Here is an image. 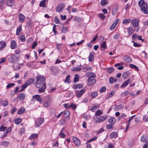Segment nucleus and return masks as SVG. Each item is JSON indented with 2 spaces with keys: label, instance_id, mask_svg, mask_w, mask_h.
<instances>
[{
  "label": "nucleus",
  "instance_id": "1",
  "mask_svg": "<svg viewBox=\"0 0 148 148\" xmlns=\"http://www.w3.org/2000/svg\"><path fill=\"white\" fill-rule=\"evenodd\" d=\"M141 9L145 14H148V7L147 3L144 2V0H140L138 3Z\"/></svg>",
  "mask_w": 148,
  "mask_h": 148
},
{
  "label": "nucleus",
  "instance_id": "2",
  "mask_svg": "<svg viewBox=\"0 0 148 148\" xmlns=\"http://www.w3.org/2000/svg\"><path fill=\"white\" fill-rule=\"evenodd\" d=\"M44 78L42 76H39L37 77V82L36 84V87L39 88L42 86H44Z\"/></svg>",
  "mask_w": 148,
  "mask_h": 148
},
{
  "label": "nucleus",
  "instance_id": "3",
  "mask_svg": "<svg viewBox=\"0 0 148 148\" xmlns=\"http://www.w3.org/2000/svg\"><path fill=\"white\" fill-rule=\"evenodd\" d=\"M8 59L10 62L14 63L16 59L15 54H11L7 56Z\"/></svg>",
  "mask_w": 148,
  "mask_h": 148
},
{
  "label": "nucleus",
  "instance_id": "4",
  "mask_svg": "<svg viewBox=\"0 0 148 148\" xmlns=\"http://www.w3.org/2000/svg\"><path fill=\"white\" fill-rule=\"evenodd\" d=\"M44 121V119L42 118H38L35 121V126L38 127L40 126Z\"/></svg>",
  "mask_w": 148,
  "mask_h": 148
},
{
  "label": "nucleus",
  "instance_id": "5",
  "mask_svg": "<svg viewBox=\"0 0 148 148\" xmlns=\"http://www.w3.org/2000/svg\"><path fill=\"white\" fill-rule=\"evenodd\" d=\"M107 116H101L97 118L94 121V122L95 123H99L105 121L107 118Z\"/></svg>",
  "mask_w": 148,
  "mask_h": 148
},
{
  "label": "nucleus",
  "instance_id": "6",
  "mask_svg": "<svg viewBox=\"0 0 148 148\" xmlns=\"http://www.w3.org/2000/svg\"><path fill=\"white\" fill-rule=\"evenodd\" d=\"M36 99L37 101H38L41 103L42 101V99L40 95H36L32 97V100L34 101V99Z\"/></svg>",
  "mask_w": 148,
  "mask_h": 148
},
{
  "label": "nucleus",
  "instance_id": "7",
  "mask_svg": "<svg viewBox=\"0 0 148 148\" xmlns=\"http://www.w3.org/2000/svg\"><path fill=\"white\" fill-rule=\"evenodd\" d=\"M131 23L134 27L137 26L139 24V22L138 19H133L131 21Z\"/></svg>",
  "mask_w": 148,
  "mask_h": 148
},
{
  "label": "nucleus",
  "instance_id": "8",
  "mask_svg": "<svg viewBox=\"0 0 148 148\" xmlns=\"http://www.w3.org/2000/svg\"><path fill=\"white\" fill-rule=\"evenodd\" d=\"M64 7V4L63 3H61L57 6L56 8V11L58 12H60L63 10Z\"/></svg>",
  "mask_w": 148,
  "mask_h": 148
},
{
  "label": "nucleus",
  "instance_id": "9",
  "mask_svg": "<svg viewBox=\"0 0 148 148\" xmlns=\"http://www.w3.org/2000/svg\"><path fill=\"white\" fill-rule=\"evenodd\" d=\"M87 81L88 82V85L90 86H92L96 82V80L94 79H92L91 78H88Z\"/></svg>",
  "mask_w": 148,
  "mask_h": 148
},
{
  "label": "nucleus",
  "instance_id": "10",
  "mask_svg": "<svg viewBox=\"0 0 148 148\" xmlns=\"http://www.w3.org/2000/svg\"><path fill=\"white\" fill-rule=\"evenodd\" d=\"M48 0H43L41 1L39 4L40 7L45 8L46 7V4L47 3Z\"/></svg>",
  "mask_w": 148,
  "mask_h": 148
},
{
  "label": "nucleus",
  "instance_id": "11",
  "mask_svg": "<svg viewBox=\"0 0 148 148\" xmlns=\"http://www.w3.org/2000/svg\"><path fill=\"white\" fill-rule=\"evenodd\" d=\"M63 105L66 108H70L73 110H74V103H73L69 104L68 103L64 104Z\"/></svg>",
  "mask_w": 148,
  "mask_h": 148
},
{
  "label": "nucleus",
  "instance_id": "12",
  "mask_svg": "<svg viewBox=\"0 0 148 148\" xmlns=\"http://www.w3.org/2000/svg\"><path fill=\"white\" fill-rule=\"evenodd\" d=\"M64 129L65 128L64 127L62 128L58 135L59 137L61 138H64L66 136V135L64 133Z\"/></svg>",
  "mask_w": 148,
  "mask_h": 148
},
{
  "label": "nucleus",
  "instance_id": "13",
  "mask_svg": "<svg viewBox=\"0 0 148 148\" xmlns=\"http://www.w3.org/2000/svg\"><path fill=\"white\" fill-rule=\"evenodd\" d=\"M136 115H134L130 117L128 121H127V125L126 126V128L125 130L126 131L129 127L130 125V122L136 116Z\"/></svg>",
  "mask_w": 148,
  "mask_h": 148
},
{
  "label": "nucleus",
  "instance_id": "14",
  "mask_svg": "<svg viewBox=\"0 0 148 148\" xmlns=\"http://www.w3.org/2000/svg\"><path fill=\"white\" fill-rule=\"evenodd\" d=\"M17 47V45L15 40H12L11 42L10 48L12 49H16Z\"/></svg>",
  "mask_w": 148,
  "mask_h": 148
},
{
  "label": "nucleus",
  "instance_id": "15",
  "mask_svg": "<svg viewBox=\"0 0 148 148\" xmlns=\"http://www.w3.org/2000/svg\"><path fill=\"white\" fill-rule=\"evenodd\" d=\"M19 21L20 23L23 22L25 20V16L22 14H20L18 15Z\"/></svg>",
  "mask_w": 148,
  "mask_h": 148
},
{
  "label": "nucleus",
  "instance_id": "16",
  "mask_svg": "<svg viewBox=\"0 0 148 148\" xmlns=\"http://www.w3.org/2000/svg\"><path fill=\"white\" fill-rule=\"evenodd\" d=\"M86 75L87 77H88V78H94L95 77L94 74L92 72H88L86 74Z\"/></svg>",
  "mask_w": 148,
  "mask_h": 148
},
{
  "label": "nucleus",
  "instance_id": "17",
  "mask_svg": "<svg viewBox=\"0 0 148 148\" xmlns=\"http://www.w3.org/2000/svg\"><path fill=\"white\" fill-rule=\"evenodd\" d=\"M0 44H1L0 47V51L2 50L4 47H5L6 45V43L5 42L3 41H1L0 42Z\"/></svg>",
  "mask_w": 148,
  "mask_h": 148
},
{
  "label": "nucleus",
  "instance_id": "18",
  "mask_svg": "<svg viewBox=\"0 0 148 148\" xmlns=\"http://www.w3.org/2000/svg\"><path fill=\"white\" fill-rule=\"evenodd\" d=\"M6 4L8 6L11 7L14 4V1L13 0H7Z\"/></svg>",
  "mask_w": 148,
  "mask_h": 148
},
{
  "label": "nucleus",
  "instance_id": "19",
  "mask_svg": "<svg viewBox=\"0 0 148 148\" xmlns=\"http://www.w3.org/2000/svg\"><path fill=\"white\" fill-rule=\"evenodd\" d=\"M130 81V79H128L127 81H125L121 85V88H123L127 86L128 84Z\"/></svg>",
  "mask_w": 148,
  "mask_h": 148
},
{
  "label": "nucleus",
  "instance_id": "20",
  "mask_svg": "<svg viewBox=\"0 0 148 148\" xmlns=\"http://www.w3.org/2000/svg\"><path fill=\"white\" fill-rule=\"evenodd\" d=\"M85 92V89H82L81 90L78 92L77 93L76 96L77 98L80 97Z\"/></svg>",
  "mask_w": 148,
  "mask_h": 148
},
{
  "label": "nucleus",
  "instance_id": "21",
  "mask_svg": "<svg viewBox=\"0 0 148 148\" xmlns=\"http://www.w3.org/2000/svg\"><path fill=\"white\" fill-rule=\"evenodd\" d=\"M38 134H32L29 137V139L30 140H35L38 137Z\"/></svg>",
  "mask_w": 148,
  "mask_h": 148
},
{
  "label": "nucleus",
  "instance_id": "22",
  "mask_svg": "<svg viewBox=\"0 0 148 148\" xmlns=\"http://www.w3.org/2000/svg\"><path fill=\"white\" fill-rule=\"evenodd\" d=\"M22 121V119L20 118L16 119L14 121V122L17 125L20 124Z\"/></svg>",
  "mask_w": 148,
  "mask_h": 148
},
{
  "label": "nucleus",
  "instance_id": "23",
  "mask_svg": "<svg viewBox=\"0 0 148 148\" xmlns=\"http://www.w3.org/2000/svg\"><path fill=\"white\" fill-rule=\"evenodd\" d=\"M124 60L125 62L128 63H130L132 61L131 58L127 55H126L125 56Z\"/></svg>",
  "mask_w": 148,
  "mask_h": 148
},
{
  "label": "nucleus",
  "instance_id": "24",
  "mask_svg": "<svg viewBox=\"0 0 148 148\" xmlns=\"http://www.w3.org/2000/svg\"><path fill=\"white\" fill-rule=\"evenodd\" d=\"M140 139L142 142H145L147 141L148 138L146 135H144L141 136Z\"/></svg>",
  "mask_w": 148,
  "mask_h": 148
},
{
  "label": "nucleus",
  "instance_id": "25",
  "mask_svg": "<svg viewBox=\"0 0 148 148\" xmlns=\"http://www.w3.org/2000/svg\"><path fill=\"white\" fill-rule=\"evenodd\" d=\"M75 144L77 146L80 145V141L75 137Z\"/></svg>",
  "mask_w": 148,
  "mask_h": 148
},
{
  "label": "nucleus",
  "instance_id": "26",
  "mask_svg": "<svg viewBox=\"0 0 148 148\" xmlns=\"http://www.w3.org/2000/svg\"><path fill=\"white\" fill-rule=\"evenodd\" d=\"M116 121V119L114 118H110L108 120V122L110 123V124H114Z\"/></svg>",
  "mask_w": 148,
  "mask_h": 148
},
{
  "label": "nucleus",
  "instance_id": "27",
  "mask_svg": "<svg viewBox=\"0 0 148 148\" xmlns=\"http://www.w3.org/2000/svg\"><path fill=\"white\" fill-rule=\"evenodd\" d=\"M134 32V30L132 27H130L127 29V32L128 34L130 35Z\"/></svg>",
  "mask_w": 148,
  "mask_h": 148
},
{
  "label": "nucleus",
  "instance_id": "28",
  "mask_svg": "<svg viewBox=\"0 0 148 148\" xmlns=\"http://www.w3.org/2000/svg\"><path fill=\"white\" fill-rule=\"evenodd\" d=\"M34 80L32 78H29L28 79L26 82V84L27 85L29 86L32 84Z\"/></svg>",
  "mask_w": 148,
  "mask_h": 148
},
{
  "label": "nucleus",
  "instance_id": "29",
  "mask_svg": "<svg viewBox=\"0 0 148 148\" xmlns=\"http://www.w3.org/2000/svg\"><path fill=\"white\" fill-rule=\"evenodd\" d=\"M25 111V109L23 107L21 108L18 111L17 114H21L23 113Z\"/></svg>",
  "mask_w": 148,
  "mask_h": 148
},
{
  "label": "nucleus",
  "instance_id": "30",
  "mask_svg": "<svg viewBox=\"0 0 148 148\" xmlns=\"http://www.w3.org/2000/svg\"><path fill=\"white\" fill-rule=\"evenodd\" d=\"M25 95L23 93H21L19 94V98L21 101L23 100L25 98Z\"/></svg>",
  "mask_w": 148,
  "mask_h": 148
},
{
  "label": "nucleus",
  "instance_id": "31",
  "mask_svg": "<svg viewBox=\"0 0 148 148\" xmlns=\"http://www.w3.org/2000/svg\"><path fill=\"white\" fill-rule=\"evenodd\" d=\"M22 30V27L21 25H20L18 27L16 30V34L17 35H18Z\"/></svg>",
  "mask_w": 148,
  "mask_h": 148
},
{
  "label": "nucleus",
  "instance_id": "32",
  "mask_svg": "<svg viewBox=\"0 0 148 148\" xmlns=\"http://www.w3.org/2000/svg\"><path fill=\"white\" fill-rule=\"evenodd\" d=\"M70 75H68L64 80V82L69 84L70 82L71 81L70 80Z\"/></svg>",
  "mask_w": 148,
  "mask_h": 148
},
{
  "label": "nucleus",
  "instance_id": "33",
  "mask_svg": "<svg viewBox=\"0 0 148 148\" xmlns=\"http://www.w3.org/2000/svg\"><path fill=\"white\" fill-rule=\"evenodd\" d=\"M51 104L50 101H45V102L43 103V106L44 107L47 108L49 107Z\"/></svg>",
  "mask_w": 148,
  "mask_h": 148
},
{
  "label": "nucleus",
  "instance_id": "34",
  "mask_svg": "<svg viewBox=\"0 0 148 148\" xmlns=\"http://www.w3.org/2000/svg\"><path fill=\"white\" fill-rule=\"evenodd\" d=\"M117 134L116 132H113L110 135V137L111 138H114L117 137Z\"/></svg>",
  "mask_w": 148,
  "mask_h": 148
},
{
  "label": "nucleus",
  "instance_id": "35",
  "mask_svg": "<svg viewBox=\"0 0 148 148\" xmlns=\"http://www.w3.org/2000/svg\"><path fill=\"white\" fill-rule=\"evenodd\" d=\"M94 59V54L93 53H90L89 57V61L90 62H92L93 61Z\"/></svg>",
  "mask_w": 148,
  "mask_h": 148
},
{
  "label": "nucleus",
  "instance_id": "36",
  "mask_svg": "<svg viewBox=\"0 0 148 148\" xmlns=\"http://www.w3.org/2000/svg\"><path fill=\"white\" fill-rule=\"evenodd\" d=\"M108 3V2L107 0H101L100 4L102 6L106 5Z\"/></svg>",
  "mask_w": 148,
  "mask_h": 148
},
{
  "label": "nucleus",
  "instance_id": "37",
  "mask_svg": "<svg viewBox=\"0 0 148 148\" xmlns=\"http://www.w3.org/2000/svg\"><path fill=\"white\" fill-rule=\"evenodd\" d=\"M64 116L65 117H67L70 115V113L68 111H65L64 112Z\"/></svg>",
  "mask_w": 148,
  "mask_h": 148
},
{
  "label": "nucleus",
  "instance_id": "38",
  "mask_svg": "<svg viewBox=\"0 0 148 148\" xmlns=\"http://www.w3.org/2000/svg\"><path fill=\"white\" fill-rule=\"evenodd\" d=\"M131 21V19L130 18L125 19L123 21V23L124 24H125L127 23H129Z\"/></svg>",
  "mask_w": 148,
  "mask_h": 148
},
{
  "label": "nucleus",
  "instance_id": "39",
  "mask_svg": "<svg viewBox=\"0 0 148 148\" xmlns=\"http://www.w3.org/2000/svg\"><path fill=\"white\" fill-rule=\"evenodd\" d=\"M129 73L126 72H124L122 75V77L124 79H126L128 76Z\"/></svg>",
  "mask_w": 148,
  "mask_h": 148
},
{
  "label": "nucleus",
  "instance_id": "40",
  "mask_svg": "<svg viewBox=\"0 0 148 148\" xmlns=\"http://www.w3.org/2000/svg\"><path fill=\"white\" fill-rule=\"evenodd\" d=\"M1 145L5 147H7L9 145V143L7 141H3L1 143Z\"/></svg>",
  "mask_w": 148,
  "mask_h": 148
},
{
  "label": "nucleus",
  "instance_id": "41",
  "mask_svg": "<svg viewBox=\"0 0 148 148\" xmlns=\"http://www.w3.org/2000/svg\"><path fill=\"white\" fill-rule=\"evenodd\" d=\"M101 47L104 49H106L107 47V45L106 44V42L105 41L103 42L101 45Z\"/></svg>",
  "mask_w": 148,
  "mask_h": 148
},
{
  "label": "nucleus",
  "instance_id": "42",
  "mask_svg": "<svg viewBox=\"0 0 148 148\" xmlns=\"http://www.w3.org/2000/svg\"><path fill=\"white\" fill-rule=\"evenodd\" d=\"M130 66L132 68L134 69L136 71H138V68L134 64H130Z\"/></svg>",
  "mask_w": 148,
  "mask_h": 148
},
{
  "label": "nucleus",
  "instance_id": "43",
  "mask_svg": "<svg viewBox=\"0 0 148 148\" xmlns=\"http://www.w3.org/2000/svg\"><path fill=\"white\" fill-rule=\"evenodd\" d=\"M14 85L15 84L13 83L8 84L6 86V88L7 89L10 88L14 86Z\"/></svg>",
  "mask_w": 148,
  "mask_h": 148
},
{
  "label": "nucleus",
  "instance_id": "44",
  "mask_svg": "<svg viewBox=\"0 0 148 148\" xmlns=\"http://www.w3.org/2000/svg\"><path fill=\"white\" fill-rule=\"evenodd\" d=\"M79 79V77L77 74H76L75 76V83L77 82Z\"/></svg>",
  "mask_w": 148,
  "mask_h": 148
},
{
  "label": "nucleus",
  "instance_id": "45",
  "mask_svg": "<svg viewBox=\"0 0 148 148\" xmlns=\"http://www.w3.org/2000/svg\"><path fill=\"white\" fill-rule=\"evenodd\" d=\"M54 21V22L57 24H59L60 22L59 19L57 16H56L55 17Z\"/></svg>",
  "mask_w": 148,
  "mask_h": 148
},
{
  "label": "nucleus",
  "instance_id": "46",
  "mask_svg": "<svg viewBox=\"0 0 148 148\" xmlns=\"http://www.w3.org/2000/svg\"><path fill=\"white\" fill-rule=\"evenodd\" d=\"M20 40L22 42H23L25 40V37L23 35H21L20 37Z\"/></svg>",
  "mask_w": 148,
  "mask_h": 148
},
{
  "label": "nucleus",
  "instance_id": "47",
  "mask_svg": "<svg viewBox=\"0 0 148 148\" xmlns=\"http://www.w3.org/2000/svg\"><path fill=\"white\" fill-rule=\"evenodd\" d=\"M41 88H40L38 90V91L39 92H44L45 90V87H42L41 86Z\"/></svg>",
  "mask_w": 148,
  "mask_h": 148
},
{
  "label": "nucleus",
  "instance_id": "48",
  "mask_svg": "<svg viewBox=\"0 0 148 148\" xmlns=\"http://www.w3.org/2000/svg\"><path fill=\"white\" fill-rule=\"evenodd\" d=\"M84 70L85 71H91L92 68L91 67H89L88 66H86L84 68Z\"/></svg>",
  "mask_w": 148,
  "mask_h": 148
},
{
  "label": "nucleus",
  "instance_id": "49",
  "mask_svg": "<svg viewBox=\"0 0 148 148\" xmlns=\"http://www.w3.org/2000/svg\"><path fill=\"white\" fill-rule=\"evenodd\" d=\"M102 114V112H101V111L100 110H98L97 112H96V113H95V114L97 116H99L101 114Z\"/></svg>",
  "mask_w": 148,
  "mask_h": 148
},
{
  "label": "nucleus",
  "instance_id": "50",
  "mask_svg": "<svg viewBox=\"0 0 148 148\" xmlns=\"http://www.w3.org/2000/svg\"><path fill=\"white\" fill-rule=\"evenodd\" d=\"M98 16L101 19L104 20L105 19V16L103 14H98Z\"/></svg>",
  "mask_w": 148,
  "mask_h": 148
},
{
  "label": "nucleus",
  "instance_id": "51",
  "mask_svg": "<svg viewBox=\"0 0 148 148\" xmlns=\"http://www.w3.org/2000/svg\"><path fill=\"white\" fill-rule=\"evenodd\" d=\"M106 90V88L105 87H103L101 88V89L100 90L99 92L100 93H102L105 92Z\"/></svg>",
  "mask_w": 148,
  "mask_h": 148
},
{
  "label": "nucleus",
  "instance_id": "52",
  "mask_svg": "<svg viewBox=\"0 0 148 148\" xmlns=\"http://www.w3.org/2000/svg\"><path fill=\"white\" fill-rule=\"evenodd\" d=\"M5 4V2L4 1H2L0 4V9L2 10L4 7V5Z\"/></svg>",
  "mask_w": 148,
  "mask_h": 148
},
{
  "label": "nucleus",
  "instance_id": "53",
  "mask_svg": "<svg viewBox=\"0 0 148 148\" xmlns=\"http://www.w3.org/2000/svg\"><path fill=\"white\" fill-rule=\"evenodd\" d=\"M109 82L110 84H112L114 82V78L113 77H110L109 79Z\"/></svg>",
  "mask_w": 148,
  "mask_h": 148
},
{
  "label": "nucleus",
  "instance_id": "54",
  "mask_svg": "<svg viewBox=\"0 0 148 148\" xmlns=\"http://www.w3.org/2000/svg\"><path fill=\"white\" fill-rule=\"evenodd\" d=\"M132 42L134 43L133 45L135 47H139L141 46V45L139 44L136 42L132 41Z\"/></svg>",
  "mask_w": 148,
  "mask_h": 148
},
{
  "label": "nucleus",
  "instance_id": "55",
  "mask_svg": "<svg viewBox=\"0 0 148 148\" xmlns=\"http://www.w3.org/2000/svg\"><path fill=\"white\" fill-rule=\"evenodd\" d=\"M129 92L128 91H126L123 93L121 94V95L122 96H126L129 94Z\"/></svg>",
  "mask_w": 148,
  "mask_h": 148
},
{
  "label": "nucleus",
  "instance_id": "56",
  "mask_svg": "<svg viewBox=\"0 0 148 148\" xmlns=\"http://www.w3.org/2000/svg\"><path fill=\"white\" fill-rule=\"evenodd\" d=\"M97 95V92H94L92 93L91 97L93 98L96 97Z\"/></svg>",
  "mask_w": 148,
  "mask_h": 148
},
{
  "label": "nucleus",
  "instance_id": "57",
  "mask_svg": "<svg viewBox=\"0 0 148 148\" xmlns=\"http://www.w3.org/2000/svg\"><path fill=\"white\" fill-rule=\"evenodd\" d=\"M7 129L6 127L1 126L0 127V131H3L6 130Z\"/></svg>",
  "mask_w": 148,
  "mask_h": 148
},
{
  "label": "nucleus",
  "instance_id": "58",
  "mask_svg": "<svg viewBox=\"0 0 148 148\" xmlns=\"http://www.w3.org/2000/svg\"><path fill=\"white\" fill-rule=\"evenodd\" d=\"M37 45V41H35L32 46V48L33 49H34Z\"/></svg>",
  "mask_w": 148,
  "mask_h": 148
},
{
  "label": "nucleus",
  "instance_id": "59",
  "mask_svg": "<svg viewBox=\"0 0 148 148\" xmlns=\"http://www.w3.org/2000/svg\"><path fill=\"white\" fill-rule=\"evenodd\" d=\"M8 103V101L7 100H4L2 103V104L3 106H7Z\"/></svg>",
  "mask_w": 148,
  "mask_h": 148
},
{
  "label": "nucleus",
  "instance_id": "60",
  "mask_svg": "<svg viewBox=\"0 0 148 148\" xmlns=\"http://www.w3.org/2000/svg\"><path fill=\"white\" fill-rule=\"evenodd\" d=\"M115 94V92L114 91H111L109 95V96L107 99H109L112 96Z\"/></svg>",
  "mask_w": 148,
  "mask_h": 148
},
{
  "label": "nucleus",
  "instance_id": "61",
  "mask_svg": "<svg viewBox=\"0 0 148 148\" xmlns=\"http://www.w3.org/2000/svg\"><path fill=\"white\" fill-rule=\"evenodd\" d=\"M8 111L6 110H5L3 112V117H5L6 116H8Z\"/></svg>",
  "mask_w": 148,
  "mask_h": 148
},
{
  "label": "nucleus",
  "instance_id": "62",
  "mask_svg": "<svg viewBox=\"0 0 148 148\" xmlns=\"http://www.w3.org/2000/svg\"><path fill=\"white\" fill-rule=\"evenodd\" d=\"M127 116L125 114H122L119 117V120L122 119L124 118L125 117Z\"/></svg>",
  "mask_w": 148,
  "mask_h": 148
},
{
  "label": "nucleus",
  "instance_id": "63",
  "mask_svg": "<svg viewBox=\"0 0 148 148\" xmlns=\"http://www.w3.org/2000/svg\"><path fill=\"white\" fill-rule=\"evenodd\" d=\"M143 119L144 121L147 122L148 121V116L146 115L144 116Z\"/></svg>",
  "mask_w": 148,
  "mask_h": 148
},
{
  "label": "nucleus",
  "instance_id": "64",
  "mask_svg": "<svg viewBox=\"0 0 148 148\" xmlns=\"http://www.w3.org/2000/svg\"><path fill=\"white\" fill-rule=\"evenodd\" d=\"M148 147V140L146 142L142 148H147Z\"/></svg>",
  "mask_w": 148,
  "mask_h": 148
}]
</instances>
